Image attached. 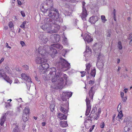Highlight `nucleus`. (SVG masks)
Instances as JSON below:
<instances>
[{
    "label": "nucleus",
    "mask_w": 132,
    "mask_h": 132,
    "mask_svg": "<svg viewBox=\"0 0 132 132\" xmlns=\"http://www.w3.org/2000/svg\"><path fill=\"white\" fill-rule=\"evenodd\" d=\"M89 117H87L86 118L84 122V124L86 127L87 128H89L91 125L92 120Z\"/></svg>",
    "instance_id": "f8f14e48"
},
{
    "label": "nucleus",
    "mask_w": 132,
    "mask_h": 132,
    "mask_svg": "<svg viewBox=\"0 0 132 132\" xmlns=\"http://www.w3.org/2000/svg\"><path fill=\"white\" fill-rule=\"evenodd\" d=\"M63 77L65 80H67V76L65 74H64L63 76Z\"/></svg>",
    "instance_id": "864d4df0"
},
{
    "label": "nucleus",
    "mask_w": 132,
    "mask_h": 132,
    "mask_svg": "<svg viewBox=\"0 0 132 132\" xmlns=\"http://www.w3.org/2000/svg\"><path fill=\"white\" fill-rule=\"evenodd\" d=\"M116 10L114 9V10L113 11V14L114 16H116Z\"/></svg>",
    "instance_id": "bf43d9fd"
},
{
    "label": "nucleus",
    "mask_w": 132,
    "mask_h": 132,
    "mask_svg": "<svg viewBox=\"0 0 132 132\" xmlns=\"http://www.w3.org/2000/svg\"><path fill=\"white\" fill-rule=\"evenodd\" d=\"M101 19L102 21L103 22L106 21V19H105V16L104 15H102L101 16Z\"/></svg>",
    "instance_id": "e433bc0d"
},
{
    "label": "nucleus",
    "mask_w": 132,
    "mask_h": 132,
    "mask_svg": "<svg viewBox=\"0 0 132 132\" xmlns=\"http://www.w3.org/2000/svg\"><path fill=\"white\" fill-rule=\"evenodd\" d=\"M101 112L100 108L97 110V108L95 107L92 108L89 117L90 118H93L95 120H97L99 118Z\"/></svg>",
    "instance_id": "f03ea898"
},
{
    "label": "nucleus",
    "mask_w": 132,
    "mask_h": 132,
    "mask_svg": "<svg viewBox=\"0 0 132 132\" xmlns=\"http://www.w3.org/2000/svg\"><path fill=\"white\" fill-rule=\"evenodd\" d=\"M59 75H56L53 78H52V81L53 83L55 82L57 80H58L59 82L58 83L57 87L59 89L62 88L64 85V80L63 78H61L60 80L59 79Z\"/></svg>",
    "instance_id": "20e7f679"
},
{
    "label": "nucleus",
    "mask_w": 132,
    "mask_h": 132,
    "mask_svg": "<svg viewBox=\"0 0 132 132\" xmlns=\"http://www.w3.org/2000/svg\"><path fill=\"white\" fill-rule=\"evenodd\" d=\"M52 27H54V30H51L50 31H48L47 32L50 33H56L59 31L60 28V26L56 23V22H54L53 23Z\"/></svg>",
    "instance_id": "1a4fd4ad"
},
{
    "label": "nucleus",
    "mask_w": 132,
    "mask_h": 132,
    "mask_svg": "<svg viewBox=\"0 0 132 132\" xmlns=\"http://www.w3.org/2000/svg\"><path fill=\"white\" fill-rule=\"evenodd\" d=\"M47 10H48L47 9H44V7H42L41 9V10L43 12L45 13L47 11Z\"/></svg>",
    "instance_id": "c03bdc74"
},
{
    "label": "nucleus",
    "mask_w": 132,
    "mask_h": 132,
    "mask_svg": "<svg viewBox=\"0 0 132 132\" xmlns=\"http://www.w3.org/2000/svg\"><path fill=\"white\" fill-rule=\"evenodd\" d=\"M0 77L3 78L4 80L10 84L12 82V80L5 73L3 69H0Z\"/></svg>",
    "instance_id": "423d86ee"
},
{
    "label": "nucleus",
    "mask_w": 132,
    "mask_h": 132,
    "mask_svg": "<svg viewBox=\"0 0 132 132\" xmlns=\"http://www.w3.org/2000/svg\"><path fill=\"white\" fill-rule=\"evenodd\" d=\"M6 47L7 48H11V47L10 46H9L8 45V44L7 43H6Z\"/></svg>",
    "instance_id": "6e6d98bb"
},
{
    "label": "nucleus",
    "mask_w": 132,
    "mask_h": 132,
    "mask_svg": "<svg viewBox=\"0 0 132 132\" xmlns=\"http://www.w3.org/2000/svg\"><path fill=\"white\" fill-rule=\"evenodd\" d=\"M113 19L115 21H116V16H113Z\"/></svg>",
    "instance_id": "338daca9"
},
{
    "label": "nucleus",
    "mask_w": 132,
    "mask_h": 132,
    "mask_svg": "<svg viewBox=\"0 0 132 132\" xmlns=\"http://www.w3.org/2000/svg\"><path fill=\"white\" fill-rule=\"evenodd\" d=\"M60 125L62 127H65L68 126L67 121H61L60 122Z\"/></svg>",
    "instance_id": "a878e982"
},
{
    "label": "nucleus",
    "mask_w": 132,
    "mask_h": 132,
    "mask_svg": "<svg viewBox=\"0 0 132 132\" xmlns=\"http://www.w3.org/2000/svg\"><path fill=\"white\" fill-rule=\"evenodd\" d=\"M127 20H128V21H130L131 20V18L130 17H129V16H128L127 18Z\"/></svg>",
    "instance_id": "69168bd1"
},
{
    "label": "nucleus",
    "mask_w": 132,
    "mask_h": 132,
    "mask_svg": "<svg viewBox=\"0 0 132 132\" xmlns=\"http://www.w3.org/2000/svg\"><path fill=\"white\" fill-rule=\"evenodd\" d=\"M127 99V97H123V102H125Z\"/></svg>",
    "instance_id": "5fc2aeb1"
},
{
    "label": "nucleus",
    "mask_w": 132,
    "mask_h": 132,
    "mask_svg": "<svg viewBox=\"0 0 132 132\" xmlns=\"http://www.w3.org/2000/svg\"><path fill=\"white\" fill-rule=\"evenodd\" d=\"M4 58H1V59L0 60V64L4 60Z\"/></svg>",
    "instance_id": "052dcab7"
},
{
    "label": "nucleus",
    "mask_w": 132,
    "mask_h": 132,
    "mask_svg": "<svg viewBox=\"0 0 132 132\" xmlns=\"http://www.w3.org/2000/svg\"><path fill=\"white\" fill-rule=\"evenodd\" d=\"M86 69L85 70L87 71V72L89 73L90 69V68L91 66V64L90 63H86Z\"/></svg>",
    "instance_id": "393cba45"
},
{
    "label": "nucleus",
    "mask_w": 132,
    "mask_h": 132,
    "mask_svg": "<svg viewBox=\"0 0 132 132\" xmlns=\"http://www.w3.org/2000/svg\"><path fill=\"white\" fill-rule=\"evenodd\" d=\"M47 24H45L42 25L41 27V28L44 30H46L49 31L51 30L52 29L51 27L50 26H49L48 27H47Z\"/></svg>",
    "instance_id": "aec40b11"
},
{
    "label": "nucleus",
    "mask_w": 132,
    "mask_h": 132,
    "mask_svg": "<svg viewBox=\"0 0 132 132\" xmlns=\"http://www.w3.org/2000/svg\"><path fill=\"white\" fill-rule=\"evenodd\" d=\"M124 93L123 92H121L120 93L121 97L122 98L124 95Z\"/></svg>",
    "instance_id": "4d7b16f0"
},
{
    "label": "nucleus",
    "mask_w": 132,
    "mask_h": 132,
    "mask_svg": "<svg viewBox=\"0 0 132 132\" xmlns=\"http://www.w3.org/2000/svg\"><path fill=\"white\" fill-rule=\"evenodd\" d=\"M94 81L91 80L89 81L88 84L90 85H92L94 84Z\"/></svg>",
    "instance_id": "49530a36"
},
{
    "label": "nucleus",
    "mask_w": 132,
    "mask_h": 132,
    "mask_svg": "<svg viewBox=\"0 0 132 132\" xmlns=\"http://www.w3.org/2000/svg\"><path fill=\"white\" fill-rule=\"evenodd\" d=\"M23 113L25 114L26 115L29 114L30 113V109L29 107L27 106L23 110Z\"/></svg>",
    "instance_id": "5701e85b"
},
{
    "label": "nucleus",
    "mask_w": 132,
    "mask_h": 132,
    "mask_svg": "<svg viewBox=\"0 0 132 132\" xmlns=\"http://www.w3.org/2000/svg\"><path fill=\"white\" fill-rule=\"evenodd\" d=\"M100 127L102 128H104L105 126L104 123V122L101 123L100 125Z\"/></svg>",
    "instance_id": "a18cd8bd"
},
{
    "label": "nucleus",
    "mask_w": 132,
    "mask_h": 132,
    "mask_svg": "<svg viewBox=\"0 0 132 132\" xmlns=\"http://www.w3.org/2000/svg\"><path fill=\"white\" fill-rule=\"evenodd\" d=\"M51 53L50 54V55L52 57H54L57 53L56 49L53 48L52 49L51 48Z\"/></svg>",
    "instance_id": "4be33fe9"
},
{
    "label": "nucleus",
    "mask_w": 132,
    "mask_h": 132,
    "mask_svg": "<svg viewBox=\"0 0 132 132\" xmlns=\"http://www.w3.org/2000/svg\"><path fill=\"white\" fill-rule=\"evenodd\" d=\"M24 69L25 70H27L29 69V66L27 65H24L22 66Z\"/></svg>",
    "instance_id": "a19ab883"
},
{
    "label": "nucleus",
    "mask_w": 132,
    "mask_h": 132,
    "mask_svg": "<svg viewBox=\"0 0 132 132\" xmlns=\"http://www.w3.org/2000/svg\"><path fill=\"white\" fill-rule=\"evenodd\" d=\"M63 60L65 62L64 65V67L67 68L68 69H69L70 66V64L69 63L64 59H63Z\"/></svg>",
    "instance_id": "bb28decb"
},
{
    "label": "nucleus",
    "mask_w": 132,
    "mask_h": 132,
    "mask_svg": "<svg viewBox=\"0 0 132 132\" xmlns=\"http://www.w3.org/2000/svg\"><path fill=\"white\" fill-rule=\"evenodd\" d=\"M117 47L120 50L122 49V43L120 41L117 44Z\"/></svg>",
    "instance_id": "72a5a7b5"
},
{
    "label": "nucleus",
    "mask_w": 132,
    "mask_h": 132,
    "mask_svg": "<svg viewBox=\"0 0 132 132\" xmlns=\"http://www.w3.org/2000/svg\"><path fill=\"white\" fill-rule=\"evenodd\" d=\"M121 103H119V104L118 105V107H117V110L118 112L121 111L120 110L121 108Z\"/></svg>",
    "instance_id": "ea45409f"
},
{
    "label": "nucleus",
    "mask_w": 132,
    "mask_h": 132,
    "mask_svg": "<svg viewBox=\"0 0 132 132\" xmlns=\"http://www.w3.org/2000/svg\"><path fill=\"white\" fill-rule=\"evenodd\" d=\"M102 45L100 43H95L93 46V48L94 51L96 53L97 51L100 52L101 50Z\"/></svg>",
    "instance_id": "9b49d317"
},
{
    "label": "nucleus",
    "mask_w": 132,
    "mask_h": 132,
    "mask_svg": "<svg viewBox=\"0 0 132 132\" xmlns=\"http://www.w3.org/2000/svg\"><path fill=\"white\" fill-rule=\"evenodd\" d=\"M83 37L84 40L88 43L91 42L93 40V39L90 35L87 33L84 34V37Z\"/></svg>",
    "instance_id": "4468645a"
},
{
    "label": "nucleus",
    "mask_w": 132,
    "mask_h": 132,
    "mask_svg": "<svg viewBox=\"0 0 132 132\" xmlns=\"http://www.w3.org/2000/svg\"><path fill=\"white\" fill-rule=\"evenodd\" d=\"M4 70L6 72L9 73H11V70L10 68L8 66L5 67L4 69Z\"/></svg>",
    "instance_id": "473e14b6"
},
{
    "label": "nucleus",
    "mask_w": 132,
    "mask_h": 132,
    "mask_svg": "<svg viewBox=\"0 0 132 132\" xmlns=\"http://www.w3.org/2000/svg\"><path fill=\"white\" fill-rule=\"evenodd\" d=\"M9 26L10 28H11L13 27L14 25L12 22L10 21L9 23Z\"/></svg>",
    "instance_id": "37998d69"
},
{
    "label": "nucleus",
    "mask_w": 132,
    "mask_h": 132,
    "mask_svg": "<svg viewBox=\"0 0 132 132\" xmlns=\"http://www.w3.org/2000/svg\"><path fill=\"white\" fill-rule=\"evenodd\" d=\"M91 107H87L86 111L85 113V115L87 116L89 115L90 112Z\"/></svg>",
    "instance_id": "7c9ffc66"
},
{
    "label": "nucleus",
    "mask_w": 132,
    "mask_h": 132,
    "mask_svg": "<svg viewBox=\"0 0 132 132\" xmlns=\"http://www.w3.org/2000/svg\"><path fill=\"white\" fill-rule=\"evenodd\" d=\"M123 115L122 113V110L120 111L118 115V118H119V121H120V119H121V118L123 117Z\"/></svg>",
    "instance_id": "c756f323"
},
{
    "label": "nucleus",
    "mask_w": 132,
    "mask_h": 132,
    "mask_svg": "<svg viewBox=\"0 0 132 132\" xmlns=\"http://www.w3.org/2000/svg\"><path fill=\"white\" fill-rule=\"evenodd\" d=\"M96 65L100 69H102L104 66L103 64V63L98 62L97 63Z\"/></svg>",
    "instance_id": "c85d7f7f"
},
{
    "label": "nucleus",
    "mask_w": 132,
    "mask_h": 132,
    "mask_svg": "<svg viewBox=\"0 0 132 132\" xmlns=\"http://www.w3.org/2000/svg\"><path fill=\"white\" fill-rule=\"evenodd\" d=\"M98 20L97 17L96 16H92L89 19V21L91 24H94Z\"/></svg>",
    "instance_id": "a211bd4d"
},
{
    "label": "nucleus",
    "mask_w": 132,
    "mask_h": 132,
    "mask_svg": "<svg viewBox=\"0 0 132 132\" xmlns=\"http://www.w3.org/2000/svg\"><path fill=\"white\" fill-rule=\"evenodd\" d=\"M45 3L47 5L51 8L48 9V16L55 21L60 22L59 15L58 11L56 9L53 10V0H46Z\"/></svg>",
    "instance_id": "f257e3e1"
},
{
    "label": "nucleus",
    "mask_w": 132,
    "mask_h": 132,
    "mask_svg": "<svg viewBox=\"0 0 132 132\" xmlns=\"http://www.w3.org/2000/svg\"><path fill=\"white\" fill-rule=\"evenodd\" d=\"M95 93V88L94 86L91 87L88 93L89 98L87 97L85 101L86 103V107H91L90 105V101L89 100H93L94 95Z\"/></svg>",
    "instance_id": "7ed1b4c3"
},
{
    "label": "nucleus",
    "mask_w": 132,
    "mask_h": 132,
    "mask_svg": "<svg viewBox=\"0 0 132 132\" xmlns=\"http://www.w3.org/2000/svg\"><path fill=\"white\" fill-rule=\"evenodd\" d=\"M21 13L23 17H24L25 16V13L23 11H21Z\"/></svg>",
    "instance_id": "09e8293b"
},
{
    "label": "nucleus",
    "mask_w": 132,
    "mask_h": 132,
    "mask_svg": "<svg viewBox=\"0 0 132 132\" xmlns=\"http://www.w3.org/2000/svg\"><path fill=\"white\" fill-rule=\"evenodd\" d=\"M111 31L110 30L108 31V37H110L111 35Z\"/></svg>",
    "instance_id": "3c124183"
},
{
    "label": "nucleus",
    "mask_w": 132,
    "mask_h": 132,
    "mask_svg": "<svg viewBox=\"0 0 132 132\" xmlns=\"http://www.w3.org/2000/svg\"><path fill=\"white\" fill-rule=\"evenodd\" d=\"M80 73L81 74V76L82 77H83L85 75L86 72L85 71H81Z\"/></svg>",
    "instance_id": "79ce46f5"
},
{
    "label": "nucleus",
    "mask_w": 132,
    "mask_h": 132,
    "mask_svg": "<svg viewBox=\"0 0 132 132\" xmlns=\"http://www.w3.org/2000/svg\"><path fill=\"white\" fill-rule=\"evenodd\" d=\"M47 59L46 58V57H44L41 58L39 57H36L35 62L36 63L41 64L44 63H46L47 62Z\"/></svg>",
    "instance_id": "6e6552de"
},
{
    "label": "nucleus",
    "mask_w": 132,
    "mask_h": 132,
    "mask_svg": "<svg viewBox=\"0 0 132 132\" xmlns=\"http://www.w3.org/2000/svg\"><path fill=\"white\" fill-rule=\"evenodd\" d=\"M95 126V125H94L92 126V127L90 128L89 130L90 132L92 131V130L93 129Z\"/></svg>",
    "instance_id": "de8ad7c7"
},
{
    "label": "nucleus",
    "mask_w": 132,
    "mask_h": 132,
    "mask_svg": "<svg viewBox=\"0 0 132 132\" xmlns=\"http://www.w3.org/2000/svg\"><path fill=\"white\" fill-rule=\"evenodd\" d=\"M26 21H23L22 24L20 25V27L22 28H25V26L26 23Z\"/></svg>",
    "instance_id": "f704fd0d"
},
{
    "label": "nucleus",
    "mask_w": 132,
    "mask_h": 132,
    "mask_svg": "<svg viewBox=\"0 0 132 132\" xmlns=\"http://www.w3.org/2000/svg\"><path fill=\"white\" fill-rule=\"evenodd\" d=\"M21 77L24 80L28 81H31V79L30 77L25 73H22L21 74Z\"/></svg>",
    "instance_id": "f3484780"
},
{
    "label": "nucleus",
    "mask_w": 132,
    "mask_h": 132,
    "mask_svg": "<svg viewBox=\"0 0 132 132\" xmlns=\"http://www.w3.org/2000/svg\"><path fill=\"white\" fill-rule=\"evenodd\" d=\"M128 90V89L126 88L124 90V91L125 93H126L127 92Z\"/></svg>",
    "instance_id": "680f3d73"
},
{
    "label": "nucleus",
    "mask_w": 132,
    "mask_h": 132,
    "mask_svg": "<svg viewBox=\"0 0 132 132\" xmlns=\"http://www.w3.org/2000/svg\"><path fill=\"white\" fill-rule=\"evenodd\" d=\"M65 114H63L61 113H59L57 114V117L58 118L61 120H66L67 119V116Z\"/></svg>",
    "instance_id": "dca6fc26"
},
{
    "label": "nucleus",
    "mask_w": 132,
    "mask_h": 132,
    "mask_svg": "<svg viewBox=\"0 0 132 132\" xmlns=\"http://www.w3.org/2000/svg\"><path fill=\"white\" fill-rule=\"evenodd\" d=\"M69 105L68 103L61 104L60 108V111L65 114H67L69 111Z\"/></svg>",
    "instance_id": "0eeeda50"
},
{
    "label": "nucleus",
    "mask_w": 132,
    "mask_h": 132,
    "mask_svg": "<svg viewBox=\"0 0 132 132\" xmlns=\"http://www.w3.org/2000/svg\"><path fill=\"white\" fill-rule=\"evenodd\" d=\"M49 65L47 63H45L40 65L39 66L40 71L43 73H44L45 71L49 68Z\"/></svg>",
    "instance_id": "9d476101"
},
{
    "label": "nucleus",
    "mask_w": 132,
    "mask_h": 132,
    "mask_svg": "<svg viewBox=\"0 0 132 132\" xmlns=\"http://www.w3.org/2000/svg\"><path fill=\"white\" fill-rule=\"evenodd\" d=\"M17 2H18V4L19 5H21L22 4V3L21 2L19 1V0H18L17 1Z\"/></svg>",
    "instance_id": "13d9d810"
},
{
    "label": "nucleus",
    "mask_w": 132,
    "mask_h": 132,
    "mask_svg": "<svg viewBox=\"0 0 132 132\" xmlns=\"http://www.w3.org/2000/svg\"><path fill=\"white\" fill-rule=\"evenodd\" d=\"M130 130V128H128L127 127H125L124 128V132H129V131Z\"/></svg>",
    "instance_id": "c9c22d12"
},
{
    "label": "nucleus",
    "mask_w": 132,
    "mask_h": 132,
    "mask_svg": "<svg viewBox=\"0 0 132 132\" xmlns=\"http://www.w3.org/2000/svg\"><path fill=\"white\" fill-rule=\"evenodd\" d=\"M0 122H1L0 125H1V126H2L3 125L4 122H3H3L2 121H0Z\"/></svg>",
    "instance_id": "0e129e2a"
},
{
    "label": "nucleus",
    "mask_w": 132,
    "mask_h": 132,
    "mask_svg": "<svg viewBox=\"0 0 132 132\" xmlns=\"http://www.w3.org/2000/svg\"><path fill=\"white\" fill-rule=\"evenodd\" d=\"M62 97L65 98L71 97L72 95V94L70 92H63L62 94Z\"/></svg>",
    "instance_id": "6ab92c4d"
},
{
    "label": "nucleus",
    "mask_w": 132,
    "mask_h": 132,
    "mask_svg": "<svg viewBox=\"0 0 132 132\" xmlns=\"http://www.w3.org/2000/svg\"><path fill=\"white\" fill-rule=\"evenodd\" d=\"M53 46L58 49H62V46L59 44H53L52 45Z\"/></svg>",
    "instance_id": "cd10ccee"
},
{
    "label": "nucleus",
    "mask_w": 132,
    "mask_h": 132,
    "mask_svg": "<svg viewBox=\"0 0 132 132\" xmlns=\"http://www.w3.org/2000/svg\"><path fill=\"white\" fill-rule=\"evenodd\" d=\"M130 45H132V36L130 37V41L129 43Z\"/></svg>",
    "instance_id": "603ef678"
},
{
    "label": "nucleus",
    "mask_w": 132,
    "mask_h": 132,
    "mask_svg": "<svg viewBox=\"0 0 132 132\" xmlns=\"http://www.w3.org/2000/svg\"><path fill=\"white\" fill-rule=\"evenodd\" d=\"M83 6H84V4H83ZM88 15V14L87 13L86 10L84 7H83L82 12L81 15L82 20H86V18Z\"/></svg>",
    "instance_id": "ddd939ff"
},
{
    "label": "nucleus",
    "mask_w": 132,
    "mask_h": 132,
    "mask_svg": "<svg viewBox=\"0 0 132 132\" xmlns=\"http://www.w3.org/2000/svg\"><path fill=\"white\" fill-rule=\"evenodd\" d=\"M84 54L86 56L88 57V56H90L91 55V50L90 48L88 46H86V50L84 52Z\"/></svg>",
    "instance_id": "2eb2a0df"
},
{
    "label": "nucleus",
    "mask_w": 132,
    "mask_h": 132,
    "mask_svg": "<svg viewBox=\"0 0 132 132\" xmlns=\"http://www.w3.org/2000/svg\"><path fill=\"white\" fill-rule=\"evenodd\" d=\"M6 119V117L5 115H4L3 116V117L1 118L0 121H2L3 122H4L5 121V119Z\"/></svg>",
    "instance_id": "4c0bfd02"
},
{
    "label": "nucleus",
    "mask_w": 132,
    "mask_h": 132,
    "mask_svg": "<svg viewBox=\"0 0 132 132\" xmlns=\"http://www.w3.org/2000/svg\"><path fill=\"white\" fill-rule=\"evenodd\" d=\"M20 44L22 46H24L25 45L24 42L23 41H21L20 42Z\"/></svg>",
    "instance_id": "8fccbe9b"
},
{
    "label": "nucleus",
    "mask_w": 132,
    "mask_h": 132,
    "mask_svg": "<svg viewBox=\"0 0 132 132\" xmlns=\"http://www.w3.org/2000/svg\"><path fill=\"white\" fill-rule=\"evenodd\" d=\"M56 71L55 68L54 67H52L51 68V70L50 72L49 73L50 76L51 77L53 76V75H54L56 74Z\"/></svg>",
    "instance_id": "b1692460"
},
{
    "label": "nucleus",
    "mask_w": 132,
    "mask_h": 132,
    "mask_svg": "<svg viewBox=\"0 0 132 132\" xmlns=\"http://www.w3.org/2000/svg\"><path fill=\"white\" fill-rule=\"evenodd\" d=\"M13 126L15 127L13 129V132H21L20 128L18 125L13 124Z\"/></svg>",
    "instance_id": "412c9836"
},
{
    "label": "nucleus",
    "mask_w": 132,
    "mask_h": 132,
    "mask_svg": "<svg viewBox=\"0 0 132 132\" xmlns=\"http://www.w3.org/2000/svg\"><path fill=\"white\" fill-rule=\"evenodd\" d=\"M22 119L23 121L24 122L27 121L28 120V118L27 117L23 116L22 117Z\"/></svg>",
    "instance_id": "58836bf2"
},
{
    "label": "nucleus",
    "mask_w": 132,
    "mask_h": 132,
    "mask_svg": "<svg viewBox=\"0 0 132 132\" xmlns=\"http://www.w3.org/2000/svg\"><path fill=\"white\" fill-rule=\"evenodd\" d=\"M42 125L43 126H44L46 125V123L45 122H43L42 123Z\"/></svg>",
    "instance_id": "e2e57ef3"
},
{
    "label": "nucleus",
    "mask_w": 132,
    "mask_h": 132,
    "mask_svg": "<svg viewBox=\"0 0 132 132\" xmlns=\"http://www.w3.org/2000/svg\"><path fill=\"white\" fill-rule=\"evenodd\" d=\"M48 48V46H40L38 48L39 53L43 57L44 56H46L48 54L46 51Z\"/></svg>",
    "instance_id": "39448f33"
},
{
    "label": "nucleus",
    "mask_w": 132,
    "mask_h": 132,
    "mask_svg": "<svg viewBox=\"0 0 132 132\" xmlns=\"http://www.w3.org/2000/svg\"><path fill=\"white\" fill-rule=\"evenodd\" d=\"M96 71L95 68H94L93 69H92L90 72V75L91 76L94 77L96 74Z\"/></svg>",
    "instance_id": "2f4dec72"
},
{
    "label": "nucleus",
    "mask_w": 132,
    "mask_h": 132,
    "mask_svg": "<svg viewBox=\"0 0 132 132\" xmlns=\"http://www.w3.org/2000/svg\"><path fill=\"white\" fill-rule=\"evenodd\" d=\"M120 69H121V67H118V68L117 71H119Z\"/></svg>",
    "instance_id": "774afa93"
}]
</instances>
